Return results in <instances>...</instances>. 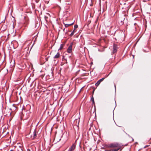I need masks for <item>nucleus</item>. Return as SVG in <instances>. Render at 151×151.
<instances>
[{
	"mask_svg": "<svg viewBox=\"0 0 151 151\" xmlns=\"http://www.w3.org/2000/svg\"><path fill=\"white\" fill-rule=\"evenodd\" d=\"M107 147L109 148H116L115 149H120L122 148V146L117 143H114L108 144Z\"/></svg>",
	"mask_w": 151,
	"mask_h": 151,
	"instance_id": "nucleus-1",
	"label": "nucleus"
},
{
	"mask_svg": "<svg viewBox=\"0 0 151 151\" xmlns=\"http://www.w3.org/2000/svg\"><path fill=\"white\" fill-rule=\"evenodd\" d=\"M76 142L73 144L69 148L68 151H73L76 148Z\"/></svg>",
	"mask_w": 151,
	"mask_h": 151,
	"instance_id": "nucleus-2",
	"label": "nucleus"
},
{
	"mask_svg": "<svg viewBox=\"0 0 151 151\" xmlns=\"http://www.w3.org/2000/svg\"><path fill=\"white\" fill-rule=\"evenodd\" d=\"M117 46L115 44H114L113 45V53H116L117 51Z\"/></svg>",
	"mask_w": 151,
	"mask_h": 151,
	"instance_id": "nucleus-3",
	"label": "nucleus"
},
{
	"mask_svg": "<svg viewBox=\"0 0 151 151\" xmlns=\"http://www.w3.org/2000/svg\"><path fill=\"white\" fill-rule=\"evenodd\" d=\"M72 45L73 44L72 43H71L70 45V46H69L68 47V52L69 53H70L72 52Z\"/></svg>",
	"mask_w": 151,
	"mask_h": 151,
	"instance_id": "nucleus-4",
	"label": "nucleus"
},
{
	"mask_svg": "<svg viewBox=\"0 0 151 151\" xmlns=\"http://www.w3.org/2000/svg\"><path fill=\"white\" fill-rule=\"evenodd\" d=\"M36 131L35 130L33 132V133L32 134H32L31 135V138L32 139H33L34 138L36 137Z\"/></svg>",
	"mask_w": 151,
	"mask_h": 151,
	"instance_id": "nucleus-5",
	"label": "nucleus"
},
{
	"mask_svg": "<svg viewBox=\"0 0 151 151\" xmlns=\"http://www.w3.org/2000/svg\"><path fill=\"white\" fill-rule=\"evenodd\" d=\"M60 57V53L59 52H58L56 55L54 57V58H58Z\"/></svg>",
	"mask_w": 151,
	"mask_h": 151,
	"instance_id": "nucleus-6",
	"label": "nucleus"
},
{
	"mask_svg": "<svg viewBox=\"0 0 151 151\" xmlns=\"http://www.w3.org/2000/svg\"><path fill=\"white\" fill-rule=\"evenodd\" d=\"M73 24H74V22H73L71 24H65V27H67L69 26H71V25H73Z\"/></svg>",
	"mask_w": 151,
	"mask_h": 151,
	"instance_id": "nucleus-7",
	"label": "nucleus"
},
{
	"mask_svg": "<svg viewBox=\"0 0 151 151\" xmlns=\"http://www.w3.org/2000/svg\"><path fill=\"white\" fill-rule=\"evenodd\" d=\"M76 32V29H74L73 31L71 32V34L70 35V36H72L74 35V33Z\"/></svg>",
	"mask_w": 151,
	"mask_h": 151,
	"instance_id": "nucleus-8",
	"label": "nucleus"
},
{
	"mask_svg": "<svg viewBox=\"0 0 151 151\" xmlns=\"http://www.w3.org/2000/svg\"><path fill=\"white\" fill-rule=\"evenodd\" d=\"M100 82L98 81L97 83L95 84V86H98L100 83Z\"/></svg>",
	"mask_w": 151,
	"mask_h": 151,
	"instance_id": "nucleus-9",
	"label": "nucleus"
},
{
	"mask_svg": "<svg viewBox=\"0 0 151 151\" xmlns=\"http://www.w3.org/2000/svg\"><path fill=\"white\" fill-rule=\"evenodd\" d=\"M91 100L92 101V104H94V98L93 96H92V97L91 98Z\"/></svg>",
	"mask_w": 151,
	"mask_h": 151,
	"instance_id": "nucleus-10",
	"label": "nucleus"
},
{
	"mask_svg": "<svg viewBox=\"0 0 151 151\" xmlns=\"http://www.w3.org/2000/svg\"><path fill=\"white\" fill-rule=\"evenodd\" d=\"M119 149H113L110 150V151H118Z\"/></svg>",
	"mask_w": 151,
	"mask_h": 151,
	"instance_id": "nucleus-11",
	"label": "nucleus"
},
{
	"mask_svg": "<svg viewBox=\"0 0 151 151\" xmlns=\"http://www.w3.org/2000/svg\"><path fill=\"white\" fill-rule=\"evenodd\" d=\"M105 79L104 78H102L100 79L99 81L101 83L102 81Z\"/></svg>",
	"mask_w": 151,
	"mask_h": 151,
	"instance_id": "nucleus-12",
	"label": "nucleus"
},
{
	"mask_svg": "<svg viewBox=\"0 0 151 151\" xmlns=\"http://www.w3.org/2000/svg\"><path fill=\"white\" fill-rule=\"evenodd\" d=\"M50 57V56H48L47 57H46L45 58V60H46V61H48V58L49 57Z\"/></svg>",
	"mask_w": 151,
	"mask_h": 151,
	"instance_id": "nucleus-13",
	"label": "nucleus"
},
{
	"mask_svg": "<svg viewBox=\"0 0 151 151\" xmlns=\"http://www.w3.org/2000/svg\"><path fill=\"white\" fill-rule=\"evenodd\" d=\"M74 29H75L77 28L78 27V25L77 24L75 25L74 26Z\"/></svg>",
	"mask_w": 151,
	"mask_h": 151,
	"instance_id": "nucleus-14",
	"label": "nucleus"
},
{
	"mask_svg": "<svg viewBox=\"0 0 151 151\" xmlns=\"http://www.w3.org/2000/svg\"><path fill=\"white\" fill-rule=\"evenodd\" d=\"M30 64L32 66H31V67L30 66L29 67V68H31V70H32V68H33V66H32V64L31 63H30Z\"/></svg>",
	"mask_w": 151,
	"mask_h": 151,
	"instance_id": "nucleus-15",
	"label": "nucleus"
},
{
	"mask_svg": "<svg viewBox=\"0 0 151 151\" xmlns=\"http://www.w3.org/2000/svg\"><path fill=\"white\" fill-rule=\"evenodd\" d=\"M63 44H61V45H60V49H62L63 48Z\"/></svg>",
	"mask_w": 151,
	"mask_h": 151,
	"instance_id": "nucleus-16",
	"label": "nucleus"
},
{
	"mask_svg": "<svg viewBox=\"0 0 151 151\" xmlns=\"http://www.w3.org/2000/svg\"><path fill=\"white\" fill-rule=\"evenodd\" d=\"M44 76V75H41V76H40V78H43V77Z\"/></svg>",
	"mask_w": 151,
	"mask_h": 151,
	"instance_id": "nucleus-17",
	"label": "nucleus"
},
{
	"mask_svg": "<svg viewBox=\"0 0 151 151\" xmlns=\"http://www.w3.org/2000/svg\"><path fill=\"white\" fill-rule=\"evenodd\" d=\"M45 19H46L47 18V17L45 16Z\"/></svg>",
	"mask_w": 151,
	"mask_h": 151,
	"instance_id": "nucleus-18",
	"label": "nucleus"
},
{
	"mask_svg": "<svg viewBox=\"0 0 151 151\" xmlns=\"http://www.w3.org/2000/svg\"><path fill=\"white\" fill-rule=\"evenodd\" d=\"M10 151H13L12 150H11Z\"/></svg>",
	"mask_w": 151,
	"mask_h": 151,
	"instance_id": "nucleus-19",
	"label": "nucleus"
},
{
	"mask_svg": "<svg viewBox=\"0 0 151 151\" xmlns=\"http://www.w3.org/2000/svg\"><path fill=\"white\" fill-rule=\"evenodd\" d=\"M29 151H30L29 149Z\"/></svg>",
	"mask_w": 151,
	"mask_h": 151,
	"instance_id": "nucleus-20",
	"label": "nucleus"
}]
</instances>
